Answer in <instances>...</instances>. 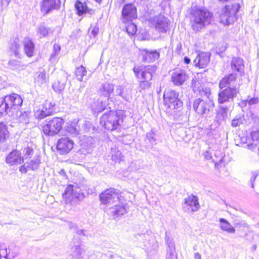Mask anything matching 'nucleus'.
<instances>
[{
	"mask_svg": "<svg viewBox=\"0 0 259 259\" xmlns=\"http://www.w3.org/2000/svg\"><path fill=\"white\" fill-rule=\"evenodd\" d=\"M75 232L78 235H83L86 237H88L89 235V234L88 233L87 230L83 229H80L78 228H77Z\"/></svg>",
	"mask_w": 259,
	"mask_h": 259,
	"instance_id": "603ef678",
	"label": "nucleus"
},
{
	"mask_svg": "<svg viewBox=\"0 0 259 259\" xmlns=\"http://www.w3.org/2000/svg\"><path fill=\"white\" fill-rule=\"evenodd\" d=\"M20 62L17 60H11L9 62V65L13 69L18 68L20 66Z\"/></svg>",
	"mask_w": 259,
	"mask_h": 259,
	"instance_id": "49530a36",
	"label": "nucleus"
},
{
	"mask_svg": "<svg viewBox=\"0 0 259 259\" xmlns=\"http://www.w3.org/2000/svg\"><path fill=\"white\" fill-rule=\"evenodd\" d=\"M36 83L40 87H45L47 82V79L46 71L42 70L40 71L37 75L35 80Z\"/></svg>",
	"mask_w": 259,
	"mask_h": 259,
	"instance_id": "e433bc0d",
	"label": "nucleus"
},
{
	"mask_svg": "<svg viewBox=\"0 0 259 259\" xmlns=\"http://www.w3.org/2000/svg\"><path fill=\"white\" fill-rule=\"evenodd\" d=\"M258 175V172L257 171H254L251 172V177L250 182L251 183V188H254V182Z\"/></svg>",
	"mask_w": 259,
	"mask_h": 259,
	"instance_id": "de8ad7c7",
	"label": "nucleus"
},
{
	"mask_svg": "<svg viewBox=\"0 0 259 259\" xmlns=\"http://www.w3.org/2000/svg\"><path fill=\"white\" fill-rule=\"evenodd\" d=\"M79 126L77 125V122H72L68 123L66 127V131L72 136H75L79 134Z\"/></svg>",
	"mask_w": 259,
	"mask_h": 259,
	"instance_id": "f704fd0d",
	"label": "nucleus"
},
{
	"mask_svg": "<svg viewBox=\"0 0 259 259\" xmlns=\"http://www.w3.org/2000/svg\"><path fill=\"white\" fill-rule=\"evenodd\" d=\"M248 100V104L249 106H252L257 104L259 102V99L257 97H253Z\"/></svg>",
	"mask_w": 259,
	"mask_h": 259,
	"instance_id": "3c124183",
	"label": "nucleus"
},
{
	"mask_svg": "<svg viewBox=\"0 0 259 259\" xmlns=\"http://www.w3.org/2000/svg\"><path fill=\"white\" fill-rule=\"evenodd\" d=\"M230 106L221 105L219 106L216 115V120L219 124H221L227 118Z\"/></svg>",
	"mask_w": 259,
	"mask_h": 259,
	"instance_id": "5701e85b",
	"label": "nucleus"
},
{
	"mask_svg": "<svg viewBox=\"0 0 259 259\" xmlns=\"http://www.w3.org/2000/svg\"><path fill=\"white\" fill-rule=\"evenodd\" d=\"M251 137L253 142L257 141L259 139V131H253L251 133Z\"/></svg>",
	"mask_w": 259,
	"mask_h": 259,
	"instance_id": "8fccbe9b",
	"label": "nucleus"
},
{
	"mask_svg": "<svg viewBox=\"0 0 259 259\" xmlns=\"http://www.w3.org/2000/svg\"><path fill=\"white\" fill-rule=\"evenodd\" d=\"M156 132V131L155 129L152 128L146 135V137L145 139V141H148V143L152 146L156 144V141L157 140Z\"/></svg>",
	"mask_w": 259,
	"mask_h": 259,
	"instance_id": "72a5a7b5",
	"label": "nucleus"
},
{
	"mask_svg": "<svg viewBox=\"0 0 259 259\" xmlns=\"http://www.w3.org/2000/svg\"><path fill=\"white\" fill-rule=\"evenodd\" d=\"M0 115L13 116L21 107L23 100L16 94H11L0 99Z\"/></svg>",
	"mask_w": 259,
	"mask_h": 259,
	"instance_id": "7ed1b4c3",
	"label": "nucleus"
},
{
	"mask_svg": "<svg viewBox=\"0 0 259 259\" xmlns=\"http://www.w3.org/2000/svg\"><path fill=\"white\" fill-rule=\"evenodd\" d=\"M50 30V28L47 26L45 23H40L37 28V34L40 37H46L48 35Z\"/></svg>",
	"mask_w": 259,
	"mask_h": 259,
	"instance_id": "c9c22d12",
	"label": "nucleus"
},
{
	"mask_svg": "<svg viewBox=\"0 0 259 259\" xmlns=\"http://www.w3.org/2000/svg\"><path fill=\"white\" fill-rule=\"evenodd\" d=\"M106 108L105 103L101 100L95 101L92 105L91 108L95 113H99L103 111Z\"/></svg>",
	"mask_w": 259,
	"mask_h": 259,
	"instance_id": "7c9ffc66",
	"label": "nucleus"
},
{
	"mask_svg": "<svg viewBox=\"0 0 259 259\" xmlns=\"http://www.w3.org/2000/svg\"><path fill=\"white\" fill-rule=\"evenodd\" d=\"M74 6L76 11V14L78 16H82L87 13L90 14H92V10L88 7L87 4L85 2L82 3L78 0L76 2Z\"/></svg>",
	"mask_w": 259,
	"mask_h": 259,
	"instance_id": "b1692460",
	"label": "nucleus"
},
{
	"mask_svg": "<svg viewBox=\"0 0 259 259\" xmlns=\"http://www.w3.org/2000/svg\"><path fill=\"white\" fill-rule=\"evenodd\" d=\"M163 104L169 111L178 110L179 112L182 109L183 103L180 93L175 90L168 89L164 92Z\"/></svg>",
	"mask_w": 259,
	"mask_h": 259,
	"instance_id": "39448f33",
	"label": "nucleus"
},
{
	"mask_svg": "<svg viewBox=\"0 0 259 259\" xmlns=\"http://www.w3.org/2000/svg\"><path fill=\"white\" fill-rule=\"evenodd\" d=\"M54 104L46 102L42 104L41 109H39L34 112V116L38 119H42L47 116L51 115L54 112Z\"/></svg>",
	"mask_w": 259,
	"mask_h": 259,
	"instance_id": "f3484780",
	"label": "nucleus"
},
{
	"mask_svg": "<svg viewBox=\"0 0 259 259\" xmlns=\"http://www.w3.org/2000/svg\"><path fill=\"white\" fill-rule=\"evenodd\" d=\"M99 30V28L97 26H94L93 27L91 31V34L94 37H96V36L98 35Z\"/></svg>",
	"mask_w": 259,
	"mask_h": 259,
	"instance_id": "6e6d98bb",
	"label": "nucleus"
},
{
	"mask_svg": "<svg viewBox=\"0 0 259 259\" xmlns=\"http://www.w3.org/2000/svg\"><path fill=\"white\" fill-rule=\"evenodd\" d=\"M100 200L102 203L110 206L107 209V213L116 219L126 213V207L125 205L116 204L119 203V193L117 190L110 188L101 193Z\"/></svg>",
	"mask_w": 259,
	"mask_h": 259,
	"instance_id": "f257e3e1",
	"label": "nucleus"
},
{
	"mask_svg": "<svg viewBox=\"0 0 259 259\" xmlns=\"http://www.w3.org/2000/svg\"><path fill=\"white\" fill-rule=\"evenodd\" d=\"M6 162L12 166L18 165L24 162V158L20 151L13 150L6 156Z\"/></svg>",
	"mask_w": 259,
	"mask_h": 259,
	"instance_id": "6ab92c4d",
	"label": "nucleus"
},
{
	"mask_svg": "<svg viewBox=\"0 0 259 259\" xmlns=\"http://www.w3.org/2000/svg\"><path fill=\"white\" fill-rule=\"evenodd\" d=\"M59 174L63 176L64 178L65 179H67V176H66V172L65 171L64 169H61L59 171Z\"/></svg>",
	"mask_w": 259,
	"mask_h": 259,
	"instance_id": "052dcab7",
	"label": "nucleus"
},
{
	"mask_svg": "<svg viewBox=\"0 0 259 259\" xmlns=\"http://www.w3.org/2000/svg\"><path fill=\"white\" fill-rule=\"evenodd\" d=\"M210 54L208 52H201L199 53L194 60L196 66L204 68L207 66L210 61Z\"/></svg>",
	"mask_w": 259,
	"mask_h": 259,
	"instance_id": "4be33fe9",
	"label": "nucleus"
},
{
	"mask_svg": "<svg viewBox=\"0 0 259 259\" xmlns=\"http://www.w3.org/2000/svg\"><path fill=\"white\" fill-rule=\"evenodd\" d=\"M231 69L242 73H243L244 64L243 60L239 57L233 58L231 63ZM241 75V74H240Z\"/></svg>",
	"mask_w": 259,
	"mask_h": 259,
	"instance_id": "a878e982",
	"label": "nucleus"
},
{
	"mask_svg": "<svg viewBox=\"0 0 259 259\" xmlns=\"http://www.w3.org/2000/svg\"><path fill=\"white\" fill-rule=\"evenodd\" d=\"M219 93L218 103L220 104L229 103L230 101H233L240 92V84L238 88H225Z\"/></svg>",
	"mask_w": 259,
	"mask_h": 259,
	"instance_id": "9b49d317",
	"label": "nucleus"
},
{
	"mask_svg": "<svg viewBox=\"0 0 259 259\" xmlns=\"http://www.w3.org/2000/svg\"><path fill=\"white\" fill-rule=\"evenodd\" d=\"M204 156L206 159H210L212 158L211 155L210 153L208 151H206L204 153Z\"/></svg>",
	"mask_w": 259,
	"mask_h": 259,
	"instance_id": "bf43d9fd",
	"label": "nucleus"
},
{
	"mask_svg": "<svg viewBox=\"0 0 259 259\" xmlns=\"http://www.w3.org/2000/svg\"><path fill=\"white\" fill-rule=\"evenodd\" d=\"M9 132L8 128L6 123L3 122H0V143H4L9 136Z\"/></svg>",
	"mask_w": 259,
	"mask_h": 259,
	"instance_id": "473e14b6",
	"label": "nucleus"
},
{
	"mask_svg": "<svg viewBox=\"0 0 259 259\" xmlns=\"http://www.w3.org/2000/svg\"><path fill=\"white\" fill-rule=\"evenodd\" d=\"M137 17V8L134 5L128 4L124 6L122 10V18L123 22L131 21Z\"/></svg>",
	"mask_w": 259,
	"mask_h": 259,
	"instance_id": "dca6fc26",
	"label": "nucleus"
},
{
	"mask_svg": "<svg viewBox=\"0 0 259 259\" xmlns=\"http://www.w3.org/2000/svg\"><path fill=\"white\" fill-rule=\"evenodd\" d=\"M140 55L142 56V61L144 62H152L158 59L159 57V53L155 50H148L147 49L140 50Z\"/></svg>",
	"mask_w": 259,
	"mask_h": 259,
	"instance_id": "aec40b11",
	"label": "nucleus"
},
{
	"mask_svg": "<svg viewBox=\"0 0 259 259\" xmlns=\"http://www.w3.org/2000/svg\"><path fill=\"white\" fill-rule=\"evenodd\" d=\"M120 111L110 110L105 113L100 118V124L105 128L113 131L118 129L123 122Z\"/></svg>",
	"mask_w": 259,
	"mask_h": 259,
	"instance_id": "20e7f679",
	"label": "nucleus"
},
{
	"mask_svg": "<svg viewBox=\"0 0 259 259\" xmlns=\"http://www.w3.org/2000/svg\"><path fill=\"white\" fill-rule=\"evenodd\" d=\"M73 145L74 142L72 140L64 137L59 139L56 147L60 154H66L72 149Z\"/></svg>",
	"mask_w": 259,
	"mask_h": 259,
	"instance_id": "4468645a",
	"label": "nucleus"
},
{
	"mask_svg": "<svg viewBox=\"0 0 259 259\" xmlns=\"http://www.w3.org/2000/svg\"><path fill=\"white\" fill-rule=\"evenodd\" d=\"M40 162V160L38 157L32 159L29 162L27 163V167L30 168V169L34 170L37 169Z\"/></svg>",
	"mask_w": 259,
	"mask_h": 259,
	"instance_id": "79ce46f5",
	"label": "nucleus"
},
{
	"mask_svg": "<svg viewBox=\"0 0 259 259\" xmlns=\"http://www.w3.org/2000/svg\"><path fill=\"white\" fill-rule=\"evenodd\" d=\"M191 85L193 91L195 93H198L201 94V91H204L203 88L200 85V82L197 79L196 77L193 78L191 81Z\"/></svg>",
	"mask_w": 259,
	"mask_h": 259,
	"instance_id": "a19ab883",
	"label": "nucleus"
},
{
	"mask_svg": "<svg viewBox=\"0 0 259 259\" xmlns=\"http://www.w3.org/2000/svg\"><path fill=\"white\" fill-rule=\"evenodd\" d=\"M69 227L70 229L73 230L75 232L76 231L77 228H78L77 226L74 223L71 222H69L68 223Z\"/></svg>",
	"mask_w": 259,
	"mask_h": 259,
	"instance_id": "4d7b16f0",
	"label": "nucleus"
},
{
	"mask_svg": "<svg viewBox=\"0 0 259 259\" xmlns=\"http://www.w3.org/2000/svg\"><path fill=\"white\" fill-rule=\"evenodd\" d=\"M199 199L197 196L189 195L184 200L182 203L183 210L187 213H192L198 210L200 207Z\"/></svg>",
	"mask_w": 259,
	"mask_h": 259,
	"instance_id": "ddd939ff",
	"label": "nucleus"
},
{
	"mask_svg": "<svg viewBox=\"0 0 259 259\" xmlns=\"http://www.w3.org/2000/svg\"><path fill=\"white\" fill-rule=\"evenodd\" d=\"M64 120L59 117H54L45 120L41 124L44 134L47 136H54L57 135L62 128Z\"/></svg>",
	"mask_w": 259,
	"mask_h": 259,
	"instance_id": "423d86ee",
	"label": "nucleus"
},
{
	"mask_svg": "<svg viewBox=\"0 0 259 259\" xmlns=\"http://www.w3.org/2000/svg\"><path fill=\"white\" fill-rule=\"evenodd\" d=\"M190 19L192 29L198 32L211 24L213 20V16L205 8L194 7L190 9Z\"/></svg>",
	"mask_w": 259,
	"mask_h": 259,
	"instance_id": "f03ea898",
	"label": "nucleus"
},
{
	"mask_svg": "<svg viewBox=\"0 0 259 259\" xmlns=\"http://www.w3.org/2000/svg\"><path fill=\"white\" fill-rule=\"evenodd\" d=\"M187 78L188 75L185 71L181 69L175 70L171 76L172 82L177 86L183 84Z\"/></svg>",
	"mask_w": 259,
	"mask_h": 259,
	"instance_id": "412c9836",
	"label": "nucleus"
},
{
	"mask_svg": "<svg viewBox=\"0 0 259 259\" xmlns=\"http://www.w3.org/2000/svg\"><path fill=\"white\" fill-rule=\"evenodd\" d=\"M127 33L130 35H133L137 32V26L134 23H130L126 27Z\"/></svg>",
	"mask_w": 259,
	"mask_h": 259,
	"instance_id": "c03bdc74",
	"label": "nucleus"
},
{
	"mask_svg": "<svg viewBox=\"0 0 259 259\" xmlns=\"http://www.w3.org/2000/svg\"><path fill=\"white\" fill-rule=\"evenodd\" d=\"M220 227L223 231H227L229 233H234L235 229L230 223L226 219L223 218L220 219Z\"/></svg>",
	"mask_w": 259,
	"mask_h": 259,
	"instance_id": "2f4dec72",
	"label": "nucleus"
},
{
	"mask_svg": "<svg viewBox=\"0 0 259 259\" xmlns=\"http://www.w3.org/2000/svg\"><path fill=\"white\" fill-rule=\"evenodd\" d=\"M63 197L71 203H75L81 200L84 198V195L81 192L80 189L76 184L69 185L63 194Z\"/></svg>",
	"mask_w": 259,
	"mask_h": 259,
	"instance_id": "1a4fd4ad",
	"label": "nucleus"
},
{
	"mask_svg": "<svg viewBox=\"0 0 259 259\" xmlns=\"http://www.w3.org/2000/svg\"><path fill=\"white\" fill-rule=\"evenodd\" d=\"M184 61L185 64H188L190 63L191 60L189 57L185 56L184 58Z\"/></svg>",
	"mask_w": 259,
	"mask_h": 259,
	"instance_id": "680f3d73",
	"label": "nucleus"
},
{
	"mask_svg": "<svg viewBox=\"0 0 259 259\" xmlns=\"http://www.w3.org/2000/svg\"><path fill=\"white\" fill-rule=\"evenodd\" d=\"M194 258L195 259H201L200 254L198 252L195 253Z\"/></svg>",
	"mask_w": 259,
	"mask_h": 259,
	"instance_id": "0e129e2a",
	"label": "nucleus"
},
{
	"mask_svg": "<svg viewBox=\"0 0 259 259\" xmlns=\"http://www.w3.org/2000/svg\"><path fill=\"white\" fill-rule=\"evenodd\" d=\"M150 80H140L139 89L141 90L148 89L151 87V83Z\"/></svg>",
	"mask_w": 259,
	"mask_h": 259,
	"instance_id": "a18cd8bd",
	"label": "nucleus"
},
{
	"mask_svg": "<svg viewBox=\"0 0 259 259\" xmlns=\"http://www.w3.org/2000/svg\"><path fill=\"white\" fill-rule=\"evenodd\" d=\"M30 168L27 167V163H25L23 165L21 166L19 168V171L21 173L26 174L28 170H30Z\"/></svg>",
	"mask_w": 259,
	"mask_h": 259,
	"instance_id": "864d4df0",
	"label": "nucleus"
},
{
	"mask_svg": "<svg viewBox=\"0 0 259 259\" xmlns=\"http://www.w3.org/2000/svg\"><path fill=\"white\" fill-rule=\"evenodd\" d=\"M240 8L238 3H234L231 5H227L222 10L220 15V19L222 23L228 25L234 21L235 15Z\"/></svg>",
	"mask_w": 259,
	"mask_h": 259,
	"instance_id": "0eeeda50",
	"label": "nucleus"
},
{
	"mask_svg": "<svg viewBox=\"0 0 259 259\" xmlns=\"http://www.w3.org/2000/svg\"><path fill=\"white\" fill-rule=\"evenodd\" d=\"M149 22L160 32L165 33L168 29L169 19L162 15H159L150 18Z\"/></svg>",
	"mask_w": 259,
	"mask_h": 259,
	"instance_id": "f8f14e48",
	"label": "nucleus"
},
{
	"mask_svg": "<svg viewBox=\"0 0 259 259\" xmlns=\"http://www.w3.org/2000/svg\"><path fill=\"white\" fill-rule=\"evenodd\" d=\"M222 157H221V158L219 160V161H222Z\"/></svg>",
	"mask_w": 259,
	"mask_h": 259,
	"instance_id": "774afa93",
	"label": "nucleus"
},
{
	"mask_svg": "<svg viewBox=\"0 0 259 259\" xmlns=\"http://www.w3.org/2000/svg\"><path fill=\"white\" fill-rule=\"evenodd\" d=\"M66 77L64 76L57 82L52 84V88L54 91L58 93H61L64 90L66 83Z\"/></svg>",
	"mask_w": 259,
	"mask_h": 259,
	"instance_id": "bb28decb",
	"label": "nucleus"
},
{
	"mask_svg": "<svg viewBox=\"0 0 259 259\" xmlns=\"http://www.w3.org/2000/svg\"><path fill=\"white\" fill-rule=\"evenodd\" d=\"M21 44L18 38H15L14 42L12 44L10 50L14 54L16 57H20V50L21 48Z\"/></svg>",
	"mask_w": 259,
	"mask_h": 259,
	"instance_id": "4c0bfd02",
	"label": "nucleus"
},
{
	"mask_svg": "<svg viewBox=\"0 0 259 259\" xmlns=\"http://www.w3.org/2000/svg\"><path fill=\"white\" fill-rule=\"evenodd\" d=\"M16 117L19 118L20 122L24 124H28L29 122L28 113L26 112H22L18 110L16 112Z\"/></svg>",
	"mask_w": 259,
	"mask_h": 259,
	"instance_id": "58836bf2",
	"label": "nucleus"
},
{
	"mask_svg": "<svg viewBox=\"0 0 259 259\" xmlns=\"http://www.w3.org/2000/svg\"><path fill=\"white\" fill-rule=\"evenodd\" d=\"M256 146V144L251 143V144H248V147L250 149H254V148H255Z\"/></svg>",
	"mask_w": 259,
	"mask_h": 259,
	"instance_id": "e2e57ef3",
	"label": "nucleus"
},
{
	"mask_svg": "<svg viewBox=\"0 0 259 259\" xmlns=\"http://www.w3.org/2000/svg\"><path fill=\"white\" fill-rule=\"evenodd\" d=\"M60 6V0H43L40 10L45 14H48L52 10H59Z\"/></svg>",
	"mask_w": 259,
	"mask_h": 259,
	"instance_id": "a211bd4d",
	"label": "nucleus"
},
{
	"mask_svg": "<svg viewBox=\"0 0 259 259\" xmlns=\"http://www.w3.org/2000/svg\"><path fill=\"white\" fill-rule=\"evenodd\" d=\"M156 69V66L154 65L135 66L133 69V71L137 78L139 80H151Z\"/></svg>",
	"mask_w": 259,
	"mask_h": 259,
	"instance_id": "9d476101",
	"label": "nucleus"
},
{
	"mask_svg": "<svg viewBox=\"0 0 259 259\" xmlns=\"http://www.w3.org/2000/svg\"><path fill=\"white\" fill-rule=\"evenodd\" d=\"M113 84L109 83H103L99 90L100 93L102 95L108 98L109 97L110 94L113 92ZM108 99H109V98H108Z\"/></svg>",
	"mask_w": 259,
	"mask_h": 259,
	"instance_id": "cd10ccee",
	"label": "nucleus"
},
{
	"mask_svg": "<svg viewBox=\"0 0 259 259\" xmlns=\"http://www.w3.org/2000/svg\"><path fill=\"white\" fill-rule=\"evenodd\" d=\"M245 121V119L244 117L243 116H239V117H236L234 119L232 120L231 125L233 127H237L240 126L241 124H243V123Z\"/></svg>",
	"mask_w": 259,
	"mask_h": 259,
	"instance_id": "37998d69",
	"label": "nucleus"
},
{
	"mask_svg": "<svg viewBox=\"0 0 259 259\" xmlns=\"http://www.w3.org/2000/svg\"><path fill=\"white\" fill-rule=\"evenodd\" d=\"M33 152V150L30 148H27L26 150V154L27 155H30L31 154V153Z\"/></svg>",
	"mask_w": 259,
	"mask_h": 259,
	"instance_id": "69168bd1",
	"label": "nucleus"
},
{
	"mask_svg": "<svg viewBox=\"0 0 259 259\" xmlns=\"http://www.w3.org/2000/svg\"><path fill=\"white\" fill-rule=\"evenodd\" d=\"M87 70L84 67L80 65L76 67L75 71V74L77 79L80 81H82L83 77L87 74Z\"/></svg>",
	"mask_w": 259,
	"mask_h": 259,
	"instance_id": "ea45409f",
	"label": "nucleus"
},
{
	"mask_svg": "<svg viewBox=\"0 0 259 259\" xmlns=\"http://www.w3.org/2000/svg\"><path fill=\"white\" fill-rule=\"evenodd\" d=\"M10 2L11 0H1V7H4L5 9H6L9 5Z\"/></svg>",
	"mask_w": 259,
	"mask_h": 259,
	"instance_id": "5fc2aeb1",
	"label": "nucleus"
},
{
	"mask_svg": "<svg viewBox=\"0 0 259 259\" xmlns=\"http://www.w3.org/2000/svg\"><path fill=\"white\" fill-rule=\"evenodd\" d=\"M237 75L235 73H231L224 77L219 82V88L223 89L225 88H238Z\"/></svg>",
	"mask_w": 259,
	"mask_h": 259,
	"instance_id": "2eb2a0df",
	"label": "nucleus"
},
{
	"mask_svg": "<svg viewBox=\"0 0 259 259\" xmlns=\"http://www.w3.org/2000/svg\"><path fill=\"white\" fill-rule=\"evenodd\" d=\"M226 49V46H224V47H222V48H219V50L221 51V52H223V51H224Z\"/></svg>",
	"mask_w": 259,
	"mask_h": 259,
	"instance_id": "338daca9",
	"label": "nucleus"
},
{
	"mask_svg": "<svg viewBox=\"0 0 259 259\" xmlns=\"http://www.w3.org/2000/svg\"><path fill=\"white\" fill-rule=\"evenodd\" d=\"M23 46L24 52L28 57H31L33 56L34 45L31 39L25 38L23 41Z\"/></svg>",
	"mask_w": 259,
	"mask_h": 259,
	"instance_id": "393cba45",
	"label": "nucleus"
},
{
	"mask_svg": "<svg viewBox=\"0 0 259 259\" xmlns=\"http://www.w3.org/2000/svg\"><path fill=\"white\" fill-rule=\"evenodd\" d=\"M247 104H248V100H243V101H241V103H240L239 104V105L241 107V108H243L245 107Z\"/></svg>",
	"mask_w": 259,
	"mask_h": 259,
	"instance_id": "13d9d810",
	"label": "nucleus"
},
{
	"mask_svg": "<svg viewBox=\"0 0 259 259\" xmlns=\"http://www.w3.org/2000/svg\"><path fill=\"white\" fill-rule=\"evenodd\" d=\"M213 103L210 100L198 98L195 99L193 104L194 110L200 115H207L213 110Z\"/></svg>",
	"mask_w": 259,
	"mask_h": 259,
	"instance_id": "6e6552de",
	"label": "nucleus"
},
{
	"mask_svg": "<svg viewBox=\"0 0 259 259\" xmlns=\"http://www.w3.org/2000/svg\"><path fill=\"white\" fill-rule=\"evenodd\" d=\"M61 47L59 45L55 44L53 48V52L51 55V58L55 57L60 52Z\"/></svg>",
	"mask_w": 259,
	"mask_h": 259,
	"instance_id": "09e8293b",
	"label": "nucleus"
},
{
	"mask_svg": "<svg viewBox=\"0 0 259 259\" xmlns=\"http://www.w3.org/2000/svg\"><path fill=\"white\" fill-rule=\"evenodd\" d=\"M168 248L167 249V253L166 255V259H177L175 252V245L174 242L170 240H167Z\"/></svg>",
	"mask_w": 259,
	"mask_h": 259,
	"instance_id": "c85d7f7f",
	"label": "nucleus"
},
{
	"mask_svg": "<svg viewBox=\"0 0 259 259\" xmlns=\"http://www.w3.org/2000/svg\"><path fill=\"white\" fill-rule=\"evenodd\" d=\"M116 94L126 101H128L131 94V89L119 86L116 90Z\"/></svg>",
	"mask_w": 259,
	"mask_h": 259,
	"instance_id": "c756f323",
	"label": "nucleus"
}]
</instances>
